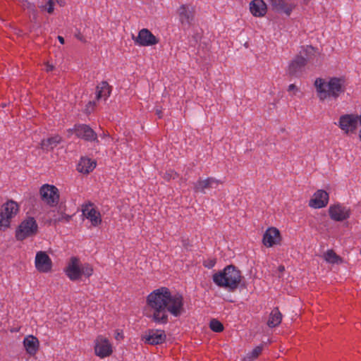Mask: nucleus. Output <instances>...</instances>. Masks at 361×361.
Returning a JSON list of instances; mask_svg holds the SVG:
<instances>
[{"label":"nucleus","instance_id":"obj_23","mask_svg":"<svg viewBox=\"0 0 361 361\" xmlns=\"http://www.w3.org/2000/svg\"><path fill=\"white\" fill-rule=\"evenodd\" d=\"M97 166L95 161L87 157H82L77 166V170L84 174H88L92 171Z\"/></svg>","mask_w":361,"mask_h":361},{"label":"nucleus","instance_id":"obj_3","mask_svg":"<svg viewBox=\"0 0 361 361\" xmlns=\"http://www.w3.org/2000/svg\"><path fill=\"white\" fill-rule=\"evenodd\" d=\"M240 271L233 265L226 266L222 271L215 273L212 279L219 287L224 288L230 291L235 290L242 281Z\"/></svg>","mask_w":361,"mask_h":361},{"label":"nucleus","instance_id":"obj_14","mask_svg":"<svg viewBox=\"0 0 361 361\" xmlns=\"http://www.w3.org/2000/svg\"><path fill=\"white\" fill-rule=\"evenodd\" d=\"M82 212V215L90 222L92 226L97 227L102 224V219L100 212L97 209L93 204H83Z\"/></svg>","mask_w":361,"mask_h":361},{"label":"nucleus","instance_id":"obj_33","mask_svg":"<svg viewBox=\"0 0 361 361\" xmlns=\"http://www.w3.org/2000/svg\"><path fill=\"white\" fill-rule=\"evenodd\" d=\"M288 91L293 92V95H295L299 92V88L294 84H290L288 87Z\"/></svg>","mask_w":361,"mask_h":361},{"label":"nucleus","instance_id":"obj_18","mask_svg":"<svg viewBox=\"0 0 361 361\" xmlns=\"http://www.w3.org/2000/svg\"><path fill=\"white\" fill-rule=\"evenodd\" d=\"M166 338L164 331L160 329H150L145 332L142 339L147 343L158 345L164 343Z\"/></svg>","mask_w":361,"mask_h":361},{"label":"nucleus","instance_id":"obj_22","mask_svg":"<svg viewBox=\"0 0 361 361\" xmlns=\"http://www.w3.org/2000/svg\"><path fill=\"white\" fill-rule=\"evenodd\" d=\"M273 8L279 13H283L289 16L295 7V4L286 1V0H272L271 2Z\"/></svg>","mask_w":361,"mask_h":361},{"label":"nucleus","instance_id":"obj_2","mask_svg":"<svg viewBox=\"0 0 361 361\" xmlns=\"http://www.w3.org/2000/svg\"><path fill=\"white\" fill-rule=\"evenodd\" d=\"M314 86L320 102L336 100L345 91L346 80L343 76L329 77L326 79L317 78Z\"/></svg>","mask_w":361,"mask_h":361},{"label":"nucleus","instance_id":"obj_5","mask_svg":"<svg viewBox=\"0 0 361 361\" xmlns=\"http://www.w3.org/2000/svg\"><path fill=\"white\" fill-rule=\"evenodd\" d=\"M335 124L345 134L349 135L355 133L360 125L358 130V137L361 142V114L360 115L354 114H346L341 115Z\"/></svg>","mask_w":361,"mask_h":361},{"label":"nucleus","instance_id":"obj_17","mask_svg":"<svg viewBox=\"0 0 361 361\" xmlns=\"http://www.w3.org/2000/svg\"><path fill=\"white\" fill-rule=\"evenodd\" d=\"M70 133H75L78 137L87 141H92L97 139V134L87 125H75L73 129L69 130Z\"/></svg>","mask_w":361,"mask_h":361},{"label":"nucleus","instance_id":"obj_24","mask_svg":"<svg viewBox=\"0 0 361 361\" xmlns=\"http://www.w3.org/2000/svg\"><path fill=\"white\" fill-rule=\"evenodd\" d=\"M111 93L110 86L107 82H102L97 87L96 97L97 100H106Z\"/></svg>","mask_w":361,"mask_h":361},{"label":"nucleus","instance_id":"obj_34","mask_svg":"<svg viewBox=\"0 0 361 361\" xmlns=\"http://www.w3.org/2000/svg\"><path fill=\"white\" fill-rule=\"evenodd\" d=\"M95 106L94 102H90L86 106L85 111L87 113L90 114L94 109Z\"/></svg>","mask_w":361,"mask_h":361},{"label":"nucleus","instance_id":"obj_15","mask_svg":"<svg viewBox=\"0 0 361 361\" xmlns=\"http://www.w3.org/2000/svg\"><path fill=\"white\" fill-rule=\"evenodd\" d=\"M281 240L280 231L275 227L268 228L262 238V243L267 247H271L279 245Z\"/></svg>","mask_w":361,"mask_h":361},{"label":"nucleus","instance_id":"obj_29","mask_svg":"<svg viewBox=\"0 0 361 361\" xmlns=\"http://www.w3.org/2000/svg\"><path fill=\"white\" fill-rule=\"evenodd\" d=\"M262 351V345L257 346L244 357L243 361H254L261 354Z\"/></svg>","mask_w":361,"mask_h":361},{"label":"nucleus","instance_id":"obj_32","mask_svg":"<svg viewBox=\"0 0 361 361\" xmlns=\"http://www.w3.org/2000/svg\"><path fill=\"white\" fill-rule=\"evenodd\" d=\"M178 177V174L173 170L169 169L166 171L164 173L163 178L169 181L171 180H174Z\"/></svg>","mask_w":361,"mask_h":361},{"label":"nucleus","instance_id":"obj_31","mask_svg":"<svg viewBox=\"0 0 361 361\" xmlns=\"http://www.w3.org/2000/svg\"><path fill=\"white\" fill-rule=\"evenodd\" d=\"M210 329L214 332H221L224 330L223 324L216 319H212L209 323Z\"/></svg>","mask_w":361,"mask_h":361},{"label":"nucleus","instance_id":"obj_30","mask_svg":"<svg viewBox=\"0 0 361 361\" xmlns=\"http://www.w3.org/2000/svg\"><path fill=\"white\" fill-rule=\"evenodd\" d=\"M44 4L41 5L39 8L42 11H46L49 13H52L54 11V0H43Z\"/></svg>","mask_w":361,"mask_h":361},{"label":"nucleus","instance_id":"obj_9","mask_svg":"<svg viewBox=\"0 0 361 361\" xmlns=\"http://www.w3.org/2000/svg\"><path fill=\"white\" fill-rule=\"evenodd\" d=\"M38 229L36 220L33 217H28L23 220L16 231V238L18 240L35 235Z\"/></svg>","mask_w":361,"mask_h":361},{"label":"nucleus","instance_id":"obj_1","mask_svg":"<svg viewBox=\"0 0 361 361\" xmlns=\"http://www.w3.org/2000/svg\"><path fill=\"white\" fill-rule=\"evenodd\" d=\"M185 312L183 294L167 287L156 288L146 297L145 314L156 324H166L169 322V314L179 317Z\"/></svg>","mask_w":361,"mask_h":361},{"label":"nucleus","instance_id":"obj_11","mask_svg":"<svg viewBox=\"0 0 361 361\" xmlns=\"http://www.w3.org/2000/svg\"><path fill=\"white\" fill-rule=\"evenodd\" d=\"M135 44L140 47H152L157 44L159 39L147 28L141 29L136 37L133 36Z\"/></svg>","mask_w":361,"mask_h":361},{"label":"nucleus","instance_id":"obj_37","mask_svg":"<svg viewBox=\"0 0 361 361\" xmlns=\"http://www.w3.org/2000/svg\"><path fill=\"white\" fill-rule=\"evenodd\" d=\"M115 338H116V340H118V341L122 340L123 338V333L120 332L119 331H117L115 333Z\"/></svg>","mask_w":361,"mask_h":361},{"label":"nucleus","instance_id":"obj_28","mask_svg":"<svg viewBox=\"0 0 361 361\" xmlns=\"http://www.w3.org/2000/svg\"><path fill=\"white\" fill-rule=\"evenodd\" d=\"M324 259L329 264H341L343 260L336 253L331 249L328 250L323 255Z\"/></svg>","mask_w":361,"mask_h":361},{"label":"nucleus","instance_id":"obj_8","mask_svg":"<svg viewBox=\"0 0 361 361\" xmlns=\"http://www.w3.org/2000/svg\"><path fill=\"white\" fill-rule=\"evenodd\" d=\"M316 54V51L312 46H307L302 48L300 55L289 65V71L290 73L295 74L301 68L305 66L307 61L312 59V56Z\"/></svg>","mask_w":361,"mask_h":361},{"label":"nucleus","instance_id":"obj_19","mask_svg":"<svg viewBox=\"0 0 361 361\" xmlns=\"http://www.w3.org/2000/svg\"><path fill=\"white\" fill-rule=\"evenodd\" d=\"M26 353L30 356L36 355L39 348L38 338L33 335L26 336L23 341Z\"/></svg>","mask_w":361,"mask_h":361},{"label":"nucleus","instance_id":"obj_7","mask_svg":"<svg viewBox=\"0 0 361 361\" xmlns=\"http://www.w3.org/2000/svg\"><path fill=\"white\" fill-rule=\"evenodd\" d=\"M94 353L100 359L108 357L114 353L113 344L107 337L98 335L94 341Z\"/></svg>","mask_w":361,"mask_h":361},{"label":"nucleus","instance_id":"obj_6","mask_svg":"<svg viewBox=\"0 0 361 361\" xmlns=\"http://www.w3.org/2000/svg\"><path fill=\"white\" fill-rule=\"evenodd\" d=\"M19 212L18 204L13 200L5 202L0 209V230L5 231L9 228L11 221Z\"/></svg>","mask_w":361,"mask_h":361},{"label":"nucleus","instance_id":"obj_39","mask_svg":"<svg viewBox=\"0 0 361 361\" xmlns=\"http://www.w3.org/2000/svg\"><path fill=\"white\" fill-rule=\"evenodd\" d=\"M56 1L60 6H64L66 5V0H56Z\"/></svg>","mask_w":361,"mask_h":361},{"label":"nucleus","instance_id":"obj_4","mask_svg":"<svg viewBox=\"0 0 361 361\" xmlns=\"http://www.w3.org/2000/svg\"><path fill=\"white\" fill-rule=\"evenodd\" d=\"M64 272L70 280L77 281L82 276L89 278L93 274L94 269L92 265L87 263L81 264L78 257H71Z\"/></svg>","mask_w":361,"mask_h":361},{"label":"nucleus","instance_id":"obj_41","mask_svg":"<svg viewBox=\"0 0 361 361\" xmlns=\"http://www.w3.org/2000/svg\"><path fill=\"white\" fill-rule=\"evenodd\" d=\"M279 270H280L281 271H283V270H284V267H283V266H281V267H279Z\"/></svg>","mask_w":361,"mask_h":361},{"label":"nucleus","instance_id":"obj_42","mask_svg":"<svg viewBox=\"0 0 361 361\" xmlns=\"http://www.w3.org/2000/svg\"><path fill=\"white\" fill-rule=\"evenodd\" d=\"M267 1H268L269 3H271L272 0H267Z\"/></svg>","mask_w":361,"mask_h":361},{"label":"nucleus","instance_id":"obj_36","mask_svg":"<svg viewBox=\"0 0 361 361\" xmlns=\"http://www.w3.org/2000/svg\"><path fill=\"white\" fill-rule=\"evenodd\" d=\"M71 219V216H68V215H65V214H63L61 215V217L58 218V219H55L54 221H69Z\"/></svg>","mask_w":361,"mask_h":361},{"label":"nucleus","instance_id":"obj_25","mask_svg":"<svg viewBox=\"0 0 361 361\" xmlns=\"http://www.w3.org/2000/svg\"><path fill=\"white\" fill-rule=\"evenodd\" d=\"M178 11L181 23L183 25H190L193 18L192 13L190 8L185 5H182Z\"/></svg>","mask_w":361,"mask_h":361},{"label":"nucleus","instance_id":"obj_16","mask_svg":"<svg viewBox=\"0 0 361 361\" xmlns=\"http://www.w3.org/2000/svg\"><path fill=\"white\" fill-rule=\"evenodd\" d=\"M329 200V195L324 190H317L312 196L309 201V207L314 209H321L325 207Z\"/></svg>","mask_w":361,"mask_h":361},{"label":"nucleus","instance_id":"obj_20","mask_svg":"<svg viewBox=\"0 0 361 361\" xmlns=\"http://www.w3.org/2000/svg\"><path fill=\"white\" fill-rule=\"evenodd\" d=\"M221 182L214 178L209 177L206 179H200L195 184L194 190L195 191H200L204 192V190L207 188H216Z\"/></svg>","mask_w":361,"mask_h":361},{"label":"nucleus","instance_id":"obj_21","mask_svg":"<svg viewBox=\"0 0 361 361\" xmlns=\"http://www.w3.org/2000/svg\"><path fill=\"white\" fill-rule=\"evenodd\" d=\"M250 11L255 17H263L267 13V7L263 0H252L249 5Z\"/></svg>","mask_w":361,"mask_h":361},{"label":"nucleus","instance_id":"obj_26","mask_svg":"<svg viewBox=\"0 0 361 361\" xmlns=\"http://www.w3.org/2000/svg\"><path fill=\"white\" fill-rule=\"evenodd\" d=\"M61 142V136L56 135L47 139L42 140L41 141V146L42 149L49 150L56 147Z\"/></svg>","mask_w":361,"mask_h":361},{"label":"nucleus","instance_id":"obj_12","mask_svg":"<svg viewBox=\"0 0 361 361\" xmlns=\"http://www.w3.org/2000/svg\"><path fill=\"white\" fill-rule=\"evenodd\" d=\"M328 212L330 218L335 221H343L348 219L351 214L349 207L340 203L331 204Z\"/></svg>","mask_w":361,"mask_h":361},{"label":"nucleus","instance_id":"obj_27","mask_svg":"<svg viewBox=\"0 0 361 361\" xmlns=\"http://www.w3.org/2000/svg\"><path fill=\"white\" fill-rule=\"evenodd\" d=\"M282 320V314L278 308L274 309L270 313L267 324L269 327H275L279 325Z\"/></svg>","mask_w":361,"mask_h":361},{"label":"nucleus","instance_id":"obj_40","mask_svg":"<svg viewBox=\"0 0 361 361\" xmlns=\"http://www.w3.org/2000/svg\"><path fill=\"white\" fill-rule=\"evenodd\" d=\"M58 39L60 42L61 44H64V39L61 36H58Z\"/></svg>","mask_w":361,"mask_h":361},{"label":"nucleus","instance_id":"obj_10","mask_svg":"<svg viewBox=\"0 0 361 361\" xmlns=\"http://www.w3.org/2000/svg\"><path fill=\"white\" fill-rule=\"evenodd\" d=\"M39 194L42 201L51 207L56 206L59 201V190L53 185H42L39 189Z\"/></svg>","mask_w":361,"mask_h":361},{"label":"nucleus","instance_id":"obj_38","mask_svg":"<svg viewBox=\"0 0 361 361\" xmlns=\"http://www.w3.org/2000/svg\"><path fill=\"white\" fill-rule=\"evenodd\" d=\"M53 68H54V66L48 63L45 65V69H46V71H47V72L52 71Z\"/></svg>","mask_w":361,"mask_h":361},{"label":"nucleus","instance_id":"obj_35","mask_svg":"<svg viewBox=\"0 0 361 361\" xmlns=\"http://www.w3.org/2000/svg\"><path fill=\"white\" fill-rule=\"evenodd\" d=\"M216 264V261L214 259H209L207 262H205L204 263V267L211 269Z\"/></svg>","mask_w":361,"mask_h":361},{"label":"nucleus","instance_id":"obj_13","mask_svg":"<svg viewBox=\"0 0 361 361\" xmlns=\"http://www.w3.org/2000/svg\"><path fill=\"white\" fill-rule=\"evenodd\" d=\"M35 267L40 273H49L52 270V260L45 251L37 252L35 257Z\"/></svg>","mask_w":361,"mask_h":361}]
</instances>
